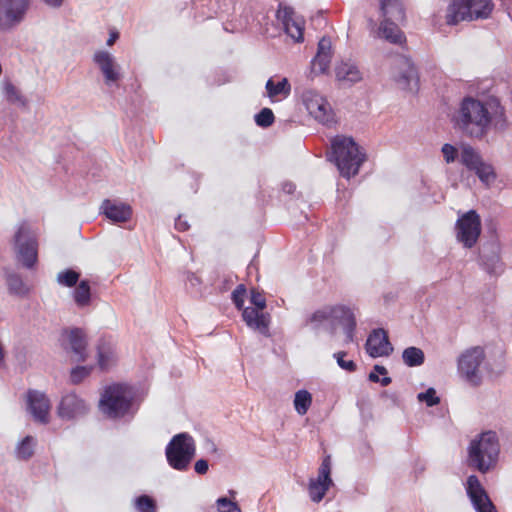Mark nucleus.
Masks as SVG:
<instances>
[{"instance_id": "nucleus-24", "label": "nucleus", "mask_w": 512, "mask_h": 512, "mask_svg": "<svg viewBox=\"0 0 512 512\" xmlns=\"http://www.w3.org/2000/svg\"><path fill=\"white\" fill-rule=\"evenodd\" d=\"M398 22L382 20L378 29V36L393 44L405 42V35L398 27Z\"/></svg>"}, {"instance_id": "nucleus-57", "label": "nucleus", "mask_w": 512, "mask_h": 512, "mask_svg": "<svg viewBox=\"0 0 512 512\" xmlns=\"http://www.w3.org/2000/svg\"><path fill=\"white\" fill-rule=\"evenodd\" d=\"M415 470H419V472H423L425 470L424 465H421L420 467H415Z\"/></svg>"}, {"instance_id": "nucleus-47", "label": "nucleus", "mask_w": 512, "mask_h": 512, "mask_svg": "<svg viewBox=\"0 0 512 512\" xmlns=\"http://www.w3.org/2000/svg\"><path fill=\"white\" fill-rule=\"evenodd\" d=\"M442 154L447 163H452L458 156V150L451 144H444L442 146Z\"/></svg>"}, {"instance_id": "nucleus-1", "label": "nucleus", "mask_w": 512, "mask_h": 512, "mask_svg": "<svg viewBox=\"0 0 512 512\" xmlns=\"http://www.w3.org/2000/svg\"><path fill=\"white\" fill-rule=\"evenodd\" d=\"M455 125L467 136L476 139L485 137L491 126L503 131L508 122L505 109L497 99L483 103L472 97H466L461 102L455 115Z\"/></svg>"}, {"instance_id": "nucleus-49", "label": "nucleus", "mask_w": 512, "mask_h": 512, "mask_svg": "<svg viewBox=\"0 0 512 512\" xmlns=\"http://www.w3.org/2000/svg\"><path fill=\"white\" fill-rule=\"evenodd\" d=\"M195 472L199 475H204L209 469L208 461L205 459H199L194 465Z\"/></svg>"}, {"instance_id": "nucleus-56", "label": "nucleus", "mask_w": 512, "mask_h": 512, "mask_svg": "<svg viewBox=\"0 0 512 512\" xmlns=\"http://www.w3.org/2000/svg\"><path fill=\"white\" fill-rule=\"evenodd\" d=\"M368 380L374 383L379 382V375L373 370L369 373Z\"/></svg>"}, {"instance_id": "nucleus-31", "label": "nucleus", "mask_w": 512, "mask_h": 512, "mask_svg": "<svg viewBox=\"0 0 512 512\" xmlns=\"http://www.w3.org/2000/svg\"><path fill=\"white\" fill-rule=\"evenodd\" d=\"M402 360L407 366L416 367L424 363L425 355L420 348L411 346L404 349L402 353Z\"/></svg>"}, {"instance_id": "nucleus-44", "label": "nucleus", "mask_w": 512, "mask_h": 512, "mask_svg": "<svg viewBox=\"0 0 512 512\" xmlns=\"http://www.w3.org/2000/svg\"><path fill=\"white\" fill-rule=\"evenodd\" d=\"M217 506L219 512H241L239 505L226 497L219 498L217 500Z\"/></svg>"}, {"instance_id": "nucleus-6", "label": "nucleus", "mask_w": 512, "mask_h": 512, "mask_svg": "<svg viewBox=\"0 0 512 512\" xmlns=\"http://www.w3.org/2000/svg\"><path fill=\"white\" fill-rule=\"evenodd\" d=\"M494 8L491 0H455L447 11V23L455 25L460 21L487 18Z\"/></svg>"}, {"instance_id": "nucleus-42", "label": "nucleus", "mask_w": 512, "mask_h": 512, "mask_svg": "<svg viewBox=\"0 0 512 512\" xmlns=\"http://www.w3.org/2000/svg\"><path fill=\"white\" fill-rule=\"evenodd\" d=\"M417 398L420 402L426 403L428 407L437 405L440 402V398L433 387H429L425 392L419 393Z\"/></svg>"}, {"instance_id": "nucleus-8", "label": "nucleus", "mask_w": 512, "mask_h": 512, "mask_svg": "<svg viewBox=\"0 0 512 512\" xmlns=\"http://www.w3.org/2000/svg\"><path fill=\"white\" fill-rule=\"evenodd\" d=\"M484 359L485 352L480 346L464 350L457 359V370L461 379L470 383L480 381V365Z\"/></svg>"}, {"instance_id": "nucleus-18", "label": "nucleus", "mask_w": 512, "mask_h": 512, "mask_svg": "<svg viewBox=\"0 0 512 512\" xmlns=\"http://www.w3.org/2000/svg\"><path fill=\"white\" fill-rule=\"evenodd\" d=\"M85 402L75 394L62 397L58 406V415L61 419L72 420L87 413Z\"/></svg>"}, {"instance_id": "nucleus-46", "label": "nucleus", "mask_w": 512, "mask_h": 512, "mask_svg": "<svg viewBox=\"0 0 512 512\" xmlns=\"http://www.w3.org/2000/svg\"><path fill=\"white\" fill-rule=\"evenodd\" d=\"M345 355V352H338L334 354V357L336 358L338 365L348 372L355 371L356 364L352 360H344Z\"/></svg>"}, {"instance_id": "nucleus-53", "label": "nucleus", "mask_w": 512, "mask_h": 512, "mask_svg": "<svg viewBox=\"0 0 512 512\" xmlns=\"http://www.w3.org/2000/svg\"><path fill=\"white\" fill-rule=\"evenodd\" d=\"M119 34L117 32H112L107 40V45L111 46L115 43V41L118 39Z\"/></svg>"}, {"instance_id": "nucleus-37", "label": "nucleus", "mask_w": 512, "mask_h": 512, "mask_svg": "<svg viewBox=\"0 0 512 512\" xmlns=\"http://www.w3.org/2000/svg\"><path fill=\"white\" fill-rule=\"evenodd\" d=\"M286 33L296 42L303 40V28L291 16H285L283 21Z\"/></svg>"}, {"instance_id": "nucleus-35", "label": "nucleus", "mask_w": 512, "mask_h": 512, "mask_svg": "<svg viewBox=\"0 0 512 512\" xmlns=\"http://www.w3.org/2000/svg\"><path fill=\"white\" fill-rule=\"evenodd\" d=\"M91 299L90 286L88 281L82 280L74 291V300L79 307L89 305Z\"/></svg>"}, {"instance_id": "nucleus-40", "label": "nucleus", "mask_w": 512, "mask_h": 512, "mask_svg": "<svg viewBox=\"0 0 512 512\" xmlns=\"http://www.w3.org/2000/svg\"><path fill=\"white\" fill-rule=\"evenodd\" d=\"M79 276V273L76 271L68 269L58 273L57 281L63 286L73 287L78 282Z\"/></svg>"}, {"instance_id": "nucleus-22", "label": "nucleus", "mask_w": 512, "mask_h": 512, "mask_svg": "<svg viewBox=\"0 0 512 512\" xmlns=\"http://www.w3.org/2000/svg\"><path fill=\"white\" fill-rule=\"evenodd\" d=\"M242 317L250 328L257 330L264 335L268 333L269 315L263 313L262 310L255 307L243 308Z\"/></svg>"}, {"instance_id": "nucleus-28", "label": "nucleus", "mask_w": 512, "mask_h": 512, "mask_svg": "<svg viewBox=\"0 0 512 512\" xmlns=\"http://www.w3.org/2000/svg\"><path fill=\"white\" fill-rule=\"evenodd\" d=\"M3 94L7 102L25 107L28 103L22 92L9 80L2 82Z\"/></svg>"}, {"instance_id": "nucleus-3", "label": "nucleus", "mask_w": 512, "mask_h": 512, "mask_svg": "<svg viewBox=\"0 0 512 512\" xmlns=\"http://www.w3.org/2000/svg\"><path fill=\"white\" fill-rule=\"evenodd\" d=\"M306 325L313 330L328 326L331 334L335 333L337 326H341L346 336L345 343L355 340L356 319L352 310L346 306H324L309 316Z\"/></svg>"}, {"instance_id": "nucleus-51", "label": "nucleus", "mask_w": 512, "mask_h": 512, "mask_svg": "<svg viewBox=\"0 0 512 512\" xmlns=\"http://www.w3.org/2000/svg\"><path fill=\"white\" fill-rule=\"evenodd\" d=\"M175 228L178 231L183 232L189 229V224L186 220L182 218V216H179L175 221Z\"/></svg>"}, {"instance_id": "nucleus-33", "label": "nucleus", "mask_w": 512, "mask_h": 512, "mask_svg": "<svg viewBox=\"0 0 512 512\" xmlns=\"http://www.w3.org/2000/svg\"><path fill=\"white\" fill-rule=\"evenodd\" d=\"M36 440L32 436H26L16 447V456L20 460H28L34 455Z\"/></svg>"}, {"instance_id": "nucleus-4", "label": "nucleus", "mask_w": 512, "mask_h": 512, "mask_svg": "<svg viewBox=\"0 0 512 512\" xmlns=\"http://www.w3.org/2000/svg\"><path fill=\"white\" fill-rule=\"evenodd\" d=\"M332 160L340 174L349 179L356 175L365 161V154L351 137L336 136L332 140Z\"/></svg>"}, {"instance_id": "nucleus-10", "label": "nucleus", "mask_w": 512, "mask_h": 512, "mask_svg": "<svg viewBox=\"0 0 512 512\" xmlns=\"http://www.w3.org/2000/svg\"><path fill=\"white\" fill-rule=\"evenodd\" d=\"M87 336L81 328L65 329L62 333V347L75 362L87 359Z\"/></svg>"}, {"instance_id": "nucleus-5", "label": "nucleus", "mask_w": 512, "mask_h": 512, "mask_svg": "<svg viewBox=\"0 0 512 512\" xmlns=\"http://www.w3.org/2000/svg\"><path fill=\"white\" fill-rule=\"evenodd\" d=\"M134 398L127 391V386H105L99 400V410L108 419L119 420L133 418Z\"/></svg>"}, {"instance_id": "nucleus-43", "label": "nucleus", "mask_w": 512, "mask_h": 512, "mask_svg": "<svg viewBox=\"0 0 512 512\" xmlns=\"http://www.w3.org/2000/svg\"><path fill=\"white\" fill-rule=\"evenodd\" d=\"M92 367L77 366L71 370V381L73 384H78L85 380L91 373Z\"/></svg>"}, {"instance_id": "nucleus-20", "label": "nucleus", "mask_w": 512, "mask_h": 512, "mask_svg": "<svg viewBox=\"0 0 512 512\" xmlns=\"http://www.w3.org/2000/svg\"><path fill=\"white\" fill-rule=\"evenodd\" d=\"M331 41L329 38L323 37L318 43V51L311 62V72L319 75L324 74L331 62Z\"/></svg>"}, {"instance_id": "nucleus-25", "label": "nucleus", "mask_w": 512, "mask_h": 512, "mask_svg": "<svg viewBox=\"0 0 512 512\" xmlns=\"http://www.w3.org/2000/svg\"><path fill=\"white\" fill-rule=\"evenodd\" d=\"M97 360L101 370H107L116 363L117 357L111 342L101 339L97 345Z\"/></svg>"}, {"instance_id": "nucleus-29", "label": "nucleus", "mask_w": 512, "mask_h": 512, "mask_svg": "<svg viewBox=\"0 0 512 512\" xmlns=\"http://www.w3.org/2000/svg\"><path fill=\"white\" fill-rule=\"evenodd\" d=\"M320 104L315 107L309 114L314 117L318 122L324 125H331L335 122L334 113L329 102L324 98L319 100Z\"/></svg>"}, {"instance_id": "nucleus-7", "label": "nucleus", "mask_w": 512, "mask_h": 512, "mask_svg": "<svg viewBox=\"0 0 512 512\" xmlns=\"http://www.w3.org/2000/svg\"><path fill=\"white\" fill-rule=\"evenodd\" d=\"M195 443L187 433L175 435L166 446L168 464L175 470L185 471L195 456Z\"/></svg>"}, {"instance_id": "nucleus-13", "label": "nucleus", "mask_w": 512, "mask_h": 512, "mask_svg": "<svg viewBox=\"0 0 512 512\" xmlns=\"http://www.w3.org/2000/svg\"><path fill=\"white\" fill-rule=\"evenodd\" d=\"M466 492L476 512H498L476 475L468 476Z\"/></svg>"}, {"instance_id": "nucleus-41", "label": "nucleus", "mask_w": 512, "mask_h": 512, "mask_svg": "<svg viewBox=\"0 0 512 512\" xmlns=\"http://www.w3.org/2000/svg\"><path fill=\"white\" fill-rule=\"evenodd\" d=\"M275 117L270 108H263L255 115V122L258 126L267 128L274 123Z\"/></svg>"}, {"instance_id": "nucleus-38", "label": "nucleus", "mask_w": 512, "mask_h": 512, "mask_svg": "<svg viewBox=\"0 0 512 512\" xmlns=\"http://www.w3.org/2000/svg\"><path fill=\"white\" fill-rule=\"evenodd\" d=\"M135 509L138 512H156V501L149 495L143 494L138 496L134 501Z\"/></svg>"}, {"instance_id": "nucleus-50", "label": "nucleus", "mask_w": 512, "mask_h": 512, "mask_svg": "<svg viewBox=\"0 0 512 512\" xmlns=\"http://www.w3.org/2000/svg\"><path fill=\"white\" fill-rule=\"evenodd\" d=\"M373 370L378 374V375H383L384 377L382 378L381 380V384H390L391 383V378L390 377H386L385 375L387 374V370L384 366H381V365H375Z\"/></svg>"}, {"instance_id": "nucleus-52", "label": "nucleus", "mask_w": 512, "mask_h": 512, "mask_svg": "<svg viewBox=\"0 0 512 512\" xmlns=\"http://www.w3.org/2000/svg\"><path fill=\"white\" fill-rule=\"evenodd\" d=\"M43 1L51 7H60L63 3V0H43Z\"/></svg>"}, {"instance_id": "nucleus-55", "label": "nucleus", "mask_w": 512, "mask_h": 512, "mask_svg": "<svg viewBox=\"0 0 512 512\" xmlns=\"http://www.w3.org/2000/svg\"><path fill=\"white\" fill-rule=\"evenodd\" d=\"M187 280L192 284V285H197L200 283V279L195 276L193 273H190L188 274V277H187Z\"/></svg>"}, {"instance_id": "nucleus-26", "label": "nucleus", "mask_w": 512, "mask_h": 512, "mask_svg": "<svg viewBox=\"0 0 512 512\" xmlns=\"http://www.w3.org/2000/svg\"><path fill=\"white\" fill-rule=\"evenodd\" d=\"M380 10L383 20L402 22L405 19L404 7L400 0H381Z\"/></svg>"}, {"instance_id": "nucleus-23", "label": "nucleus", "mask_w": 512, "mask_h": 512, "mask_svg": "<svg viewBox=\"0 0 512 512\" xmlns=\"http://www.w3.org/2000/svg\"><path fill=\"white\" fill-rule=\"evenodd\" d=\"M336 79L346 84H354L362 79V73L356 64L350 61H341L335 67Z\"/></svg>"}, {"instance_id": "nucleus-58", "label": "nucleus", "mask_w": 512, "mask_h": 512, "mask_svg": "<svg viewBox=\"0 0 512 512\" xmlns=\"http://www.w3.org/2000/svg\"><path fill=\"white\" fill-rule=\"evenodd\" d=\"M415 470H419V472H423L425 470L424 465H421L420 467H415Z\"/></svg>"}, {"instance_id": "nucleus-54", "label": "nucleus", "mask_w": 512, "mask_h": 512, "mask_svg": "<svg viewBox=\"0 0 512 512\" xmlns=\"http://www.w3.org/2000/svg\"><path fill=\"white\" fill-rule=\"evenodd\" d=\"M295 190V185L293 183H285L283 185V191L286 192V193H293Z\"/></svg>"}, {"instance_id": "nucleus-9", "label": "nucleus", "mask_w": 512, "mask_h": 512, "mask_svg": "<svg viewBox=\"0 0 512 512\" xmlns=\"http://www.w3.org/2000/svg\"><path fill=\"white\" fill-rule=\"evenodd\" d=\"M14 245L23 266L32 268L37 262V241L27 223H21L14 236Z\"/></svg>"}, {"instance_id": "nucleus-32", "label": "nucleus", "mask_w": 512, "mask_h": 512, "mask_svg": "<svg viewBox=\"0 0 512 512\" xmlns=\"http://www.w3.org/2000/svg\"><path fill=\"white\" fill-rule=\"evenodd\" d=\"M312 403V395L305 389L296 392L294 397V408L299 415H305Z\"/></svg>"}, {"instance_id": "nucleus-34", "label": "nucleus", "mask_w": 512, "mask_h": 512, "mask_svg": "<svg viewBox=\"0 0 512 512\" xmlns=\"http://www.w3.org/2000/svg\"><path fill=\"white\" fill-rule=\"evenodd\" d=\"M7 285L11 293L18 296H25L29 292L28 286L24 283L21 276L11 273L7 276Z\"/></svg>"}, {"instance_id": "nucleus-45", "label": "nucleus", "mask_w": 512, "mask_h": 512, "mask_svg": "<svg viewBox=\"0 0 512 512\" xmlns=\"http://www.w3.org/2000/svg\"><path fill=\"white\" fill-rule=\"evenodd\" d=\"M246 296V288L243 284L238 285L232 292V300L237 309L242 310Z\"/></svg>"}, {"instance_id": "nucleus-14", "label": "nucleus", "mask_w": 512, "mask_h": 512, "mask_svg": "<svg viewBox=\"0 0 512 512\" xmlns=\"http://www.w3.org/2000/svg\"><path fill=\"white\" fill-rule=\"evenodd\" d=\"M30 6V0H0V27L21 22Z\"/></svg>"}, {"instance_id": "nucleus-36", "label": "nucleus", "mask_w": 512, "mask_h": 512, "mask_svg": "<svg viewBox=\"0 0 512 512\" xmlns=\"http://www.w3.org/2000/svg\"><path fill=\"white\" fill-rule=\"evenodd\" d=\"M472 171H474L475 174L480 179V181L486 185H489L490 183L494 182L496 179V174L494 172L493 167L484 161H482Z\"/></svg>"}, {"instance_id": "nucleus-39", "label": "nucleus", "mask_w": 512, "mask_h": 512, "mask_svg": "<svg viewBox=\"0 0 512 512\" xmlns=\"http://www.w3.org/2000/svg\"><path fill=\"white\" fill-rule=\"evenodd\" d=\"M323 99L324 97L314 89H306L302 93L303 104L309 113L313 111L317 105L320 104L319 100Z\"/></svg>"}, {"instance_id": "nucleus-48", "label": "nucleus", "mask_w": 512, "mask_h": 512, "mask_svg": "<svg viewBox=\"0 0 512 512\" xmlns=\"http://www.w3.org/2000/svg\"><path fill=\"white\" fill-rule=\"evenodd\" d=\"M250 302L255 306V308H258L262 311L266 307L265 297L262 293L254 289L251 291Z\"/></svg>"}, {"instance_id": "nucleus-16", "label": "nucleus", "mask_w": 512, "mask_h": 512, "mask_svg": "<svg viewBox=\"0 0 512 512\" xmlns=\"http://www.w3.org/2000/svg\"><path fill=\"white\" fill-rule=\"evenodd\" d=\"M93 60L102 72L107 85L115 83L120 79V66L112 54L100 50L94 54Z\"/></svg>"}, {"instance_id": "nucleus-30", "label": "nucleus", "mask_w": 512, "mask_h": 512, "mask_svg": "<svg viewBox=\"0 0 512 512\" xmlns=\"http://www.w3.org/2000/svg\"><path fill=\"white\" fill-rule=\"evenodd\" d=\"M460 161L466 166L469 170H473L478 166L482 161V157L479 152L470 145H462L460 152Z\"/></svg>"}, {"instance_id": "nucleus-11", "label": "nucleus", "mask_w": 512, "mask_h": 512, "mask_svg": "<svg viewBox=\"0 0 512 512\" xmlns=\"http://www.w3.org/2000/svg\"><path fill=\"white\" fill-rule=\"evenodd\" d=\"M457 239L465 247L471 248L477 242L481 233V220L474 210L463 214L456 223Z\"/></svg>"}, {"instance_id": "nucleus-17", "label": "nucleus", "mask_w": 512, "mask_h": 512, "mask_svg": "<svg viewBox=\"0 0 512 512\" xmlns=\"http://www.w3.org/2000/svg\"><path fill=\"white\" fill-rule=\"evenodd\" d=\"M397 68L399 75L396 81L400 87L410 92L418 91L419 77L414 64L408 58L401 57L397 60Z\"/></svg>"}, {"instance_id": "nucleus-21", "label": "nucleus", "mask_w": 512, "mask_h": 512, "mask_svg": "<svg viewBox=\"0 0 512 512\" xmlns=\"http://www.w3.org/2000/svg\"><path fill=\"white\" fill-rule=\"evenodd\" d=\"M101 210L103 214L114 223L127 222L132 215V209L128 204L116 203L109 199L102 202Z\"/></svg>"}, {"instance_id": "nucleus-2", "label": "nucleus", "mask_w": 512, "mask_h": 512, "mask_svg": "<svg viewBox=\"0 0 512 512\" xmlns=\"http://www.w3.org/2000/svg\"><path fill=\"white\" fill-rule=\"evenodd\" d=\"M500 454L499 437L488 430L472 439L467 447V466L486 474L497 465Z\"/></svg>"}, {"instance_id": "nucleus-27", "label": "nucleus", "mask_w": 512, "mask_h": 512, "mask_svg": "<svg viewBox=\"0 0 512 512\" xmlns=\"http://www.w3.org/2000/svg\"><path fill=\"white\" fill-rule=\"evenodd\" d=\"M267 96L271 100H276L278 96L286 98L291 93V85L287 78H282L279 82L275 83L273 78L268 79L265 85Z\"/></svg>"}, {"instance_id": "nucleus-19", "label": "nucleus", "mask_w": 512, "mask_h": 512, "mask_svg": "<svg viewBox=\"0 0 512 512\" xmlns=\"http://www.w3.org/2000/svg\"><path fill=\"white\" fill-rule=\"evenodd\" d=\"M27 402L34 419L43 424L48 423L50 402L46 395L37 390H29Z\"/></svg>"}, {"instance_id": "nucleus-12", "label": "nucleus", "mask_w": 512, "mask_h": 512, "mask_svg": "<svg viewBox=\"0 0 512 512\" xmlns=\"http://www.w3.org/2000/svg\"><path fill=\"white\" fill-rule=\"evenodd\" d=\"M331 466V456L327 455L318 469V477L309 480L308 493L311 501L319 503L328 489L334 485L331 478Z\"/></svg>"}, {"instance_id": "nucleus-15", "label": "nucleus", "mask_w": 512, "mask_h": 512, "mask_svg": "<svg viewBox=\"0 0 512 512\" xmlns=\"http://www.w3.org/2000/svg\"><path fill=\"white\" fill-rule=\"evenodd\" d=\"M365 347L367 353L373 358L389 356L393 351L387 332L382 328L374 329L370 333Z\"/></svg>"}]
</instances>
